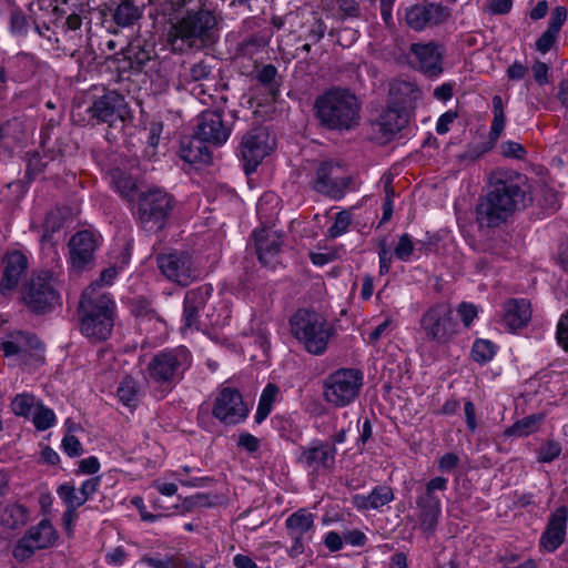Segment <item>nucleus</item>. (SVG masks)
I'll use <instances>...</instances> for the list:
<instances>
[{"label":"nucleus","mask_w":568,"mask_h":568,"mask_svg":"<svg viewBox=\"0 0 568 568\" xmlns=\"http://www.w3.org/2000/svg\"><path fill=\"white\" fill-rule=\"evenodd\" d=\"M353 184L345 166L333 160L321 162L312 180L313 189L332 200H341L348 190H355Z\"/></svg>","instance_id":"nucleus-12"},{"label":"nucleus","mask_w":568,"mask_h":568,"mask_svg":"<svg viewBox=\"0 0 568 568\" xmlns=\"http://www.w3.org/2000/svg\"><path fill=\"white\" fill-rule=\"evenodd\" d=\"M418 323L424 341L437 346H448L459 333L453 306L444 301L429 305Z\"/></svg>","instance_id":"nucleus-7"},{"label":"nucleus","mask_w":568,"mask_h":568,"mask_svg":"<svg viewBox=\"0 0 568 568\" xmlns=\"http://www.w3.org/2000/svg\"><path fill=\"white\" fill-rule=\"evenodd\" d=\"M352 223V214L347 210H343L335 215L334 223L328 229V236L336 239L342 236L348 231Z\"/></svg>","instance_id":"nucleus-49"},{"label":"nucleus","mask_w":568,"mask_h":568,"mask_svg":"<svg viewBox=\"0 0 568 568\" xmlns=\"http://www.w3.org/2000/svg\"><path fill=\"white\" fill-rule=\"evenodd\" d=\"M531 202L528 178L518 171L498 168L489 173L487 190L478 199L476 220L481 227H498Z\"/></svg>","instance_id":"nucleus-1"},{"label":"nucleus","mask_w":568,"mask_h":568,"mask_svg":"<svg viewBox=\"0 0 568 568\" xmlns=\"http://www.w3.org/2000/svg\"><path fill=\"white\" fill-rule=\"evenodd\" d=\"M9 77L16 82H27L38 71L39 61L34 54L28 52H19L8 59Z\"/></svg>","instance_id":"nucleus-34"},{"label":"nucleus","mask_w":568,"mask_h":568,"mask_svg":"<svg viewBox=\"0 0 568 568\" xmlns=\"http://www.w3.org/2000/svg\"><path fill=\"white\" fill-rule=\"evenodd\" d=\"M138 393L136 382L131 376H125L116 389L119 400L128 407H135L138 405Z\"/></svg>","instance_id":"nucleus-43"},{"label":"nucleus","mask_w":568,"mask_h":568,"mask_svg":"<svg viewBox=\"0 0 568 568\" xmlns=\"http://www.w3.org/2000/svg\"><path fill=\"white\" fill-rule=\"evenodd\" d=\"M42 348L43 345L38 336L27 331L10 332L0 342V351L4 357L24 355Z\"/></svg>","instance_id":"nucleus-31"},{"label":"nucleus","mask_w":568,"mask_h":568,"mask_svg":"<svg viewBox=\"0 0 568 568\" xmlns=\"http://www.w3.org/2000/svg\"><path fill=\"white\" fill-rule=\"evenodd\" d=\"M494 148L493 142H483L477 145L469 146L462 155V160L475 161L479 159L481 155L487 153Z\"/></svg>","instance_id":"nucleus-57"},{"label":"nucleus","mask_w":568,"mask_h":568,"mask_svg":"<svg viewBox=\"0 0 568 568\" xmlns=\"http://www.w3.org/2000/svg\"><path fill=\"white\" fill-rule=\"evenodd\" d=\"M3 270L0 278V294L11 296L18 288L22 277L26 276L29 262L20 251L7 253L2 260Z\"/></svg>","instance_id":"nucleus-25"},{"label":"nucleus","mask_w":568,"mask_h":568,"mask_svg":"<svg viewBox=\"0 0 568 568\" xmlns=\"http://www.w3.org/2000/svg\"><path fill=\"white\" fill-rule=\"evenodd\" d=\"M237 446L250 454H254L260 449L261 442L250 433H242L239 436Z\"/></svg>","instance_id":"nucleus-59"},{"label":"nucleus","mask_w":568,"mask_h":568,"mask_svg":"<svg viewBox=\"0 0 568 568\" xmlns=\"http://www.w3.org/2000/svg\"><path fill=\"white\" fill-rule=\"evenodd\" d=\"M272 150L270 134L265 128H254L246 132L239 145L237 155L246 174L256 170Z\"/></svg>","instance_id":"nucleus-16"},{"label":"nucleus","mask_w":568,"mask_h":568,"mask_svg":"<svg viewBox=\"0 0 568 568\" xmlns=\"http://www.w3.org/2000/svg\"><path fill=\"white\" fill-rule=\"evenodd\" d=\"M29 521V509L24 505L14 503L7 505L0 516V524L2 527L16 530Z\"/></svg>","instance_id":"nucleus-38"},{"label":"nucleus","mask_w":568,"mask_h":568,"mask_svg":"<svg viewBox=\"0 0 568 568\" xmlns=\"http://www.w3.org/2000/svg\"><path fill=\"white\" fill-rule=\"evenodd\" d=\"M272 36L271 30H263L244 39L239 47L241 54L251 58L257 54L268 44Z\"/></svg>","instance_id":"nucleus-40"},{"label":"nucleus","mask_w":568,"mask_h":568,"mask_svg":"<svg viewBox=\"0 0 568 568\" xmlns=\"http://www.w3.org/2000/svg\"><path fill=\"white\" fill-rule=\"evenodd\" d=\"M408 111L397 104H388L378 120L373 123V128L382 134L381 138L384 141H389L408 124Z\"/></svg>","instance_id":"nucleus-30"},{"label":"nucleus","mask_w":568,"mask_h":568,"mask_svg":"<svg viewBox=\"0 0 568 568\" xmlns=\"http://www.w3.org/2000/svg\"><path fill=\"white\" fill-rule=\"evenodd\" d=\"M80 332L92 342L106 341L113 331L116 304L111 294L91 284L81 295L78 308Z\"/></svg>","instance_id":"nucleus-3"},{"label":"nucleus","mask_w":568,"mask_h":568,"mask_svg":"<svg viewBox=\"0 0 568 568\" xmlns=\"http://www.w3.org/2000/svg\"><path fill=\"white\" fill-rule=\"evenodd\" d=\"M179 156L190 164H207L212 159L206 142L196 133L181 140Z\"/></svg>","instance_id":"nucleus-35"},{"label":"nucleus","mask_w":568,"mask_h":568,"mask_svg":"<svg viewBox=\"0 0 568 568\" xmlns=\"http://www.w3.org/2000/svg\"><path fill=\"white\" fill-rule=\"evenodd\" d=\"M168 36L174 50L203 49L212 45L219 39L216 14L202 7L186 10L171 24Z\"/></svg>","instance_id":"nucleus-4"},{"label":"nucleus","mask_w":568,"mask_h":568,"mask_svg":"<svg viewBox=\"0 0 568 568\" xmlns=\"http://www.w3.org/2000/svg\"><path fill=\"white\" fill-rule=\"evenodd\" d=\"M277 394L278 387L275 384L270 383L264 387L255 413V422L257 424H261L271 414Z\"/></svg>","instance_id":"nucleus-41"},{"label":"nucleus","mask_w":568,"mask_h":568,"mask_svg":"<svg viewBox=\"0 0 568 568\" xmlns=\"http://www.w3.org/2000/svg\"><path fill=\"white\" fill-rule=\"evenodd\" d=\"M99 236L91 231H79L68 243L69 263L73 272L82 273L94 266V253L99 247Z\"/></svg>","instance_id":"nucleus-18"},{"label":"nucleus","mask_w":568,"mask_h":568,"mask_svg":"<svg viewBox=\"0 0 568 568\" xmlns=\"http://www.w3.org/2000/svg\"><path fill=\"white\" fill-rule=\"evenodd\" d=\"M23 305L36 315H44L61 306L58 278L52 272L33 273L21 288Z\"/></svg>","instance_id":"nucleus-8"},{"label":"nucleus","mask_w":568,"mask_h":568,"mask_svg":"<svg viewBox=\"0 0 568 568\" xmlns=\"http://www.w3.org/2000/svg\"><path fill=\"white\" fill-rule=\"evenodd\" d=\"M155 261L161 274L176 285L189 286L202 276L201 268L187 252L172 251L161 253L156 255Z\"/></svg>","instance_id":"nucleus-13"},{"label":"nucleus","mask_w":568,"mask_h":568,"mask_svg":"<svg viewBox=\"0 0 568 568\" xmlns=\"http://www.w3.org/2000/svg\"><path fill=\"white\" fill-rule=\"evenodd\" d=\"M36 396L29 393L17 394L11 402V410L16 416L30 418L38 406Z\"/></svg>","instance_id":"nucleus-42"},{"label":"nucleus","mask_w":568,"mask_h":568,"mask_svg":"<svg viewBox=\"0 0 568 568\" xmlns=\"http://www.w3.org/2000/svg\"><path fill=\"white\" fill-rule=\"evenodd\" d=\"M61 446L63 452L70 457L80 456L83 452L82 444L74 435H65Z\"/></svg>","instance_id":"nucleus-58"},{"label":"nucleus","mask_w":568,"mask_h":568,"mask_svg":"<svg viewBox=\"0 0 568 568\" xmlns=\"http://www.w3.org/2000/svg\"><path fill=\"white\" fill-rule=\"evenodd\" d=\"M394 499L395 494L390 486L377 485L368 495H354L352 497V505L359 511L378 510Z\"/></svg>","instance_id":"nucleus-33"},{"label":"nucleus","mask_w":568,"mask_h":568,"mask_svg":"<svg viewBox=\"0 0 568 568\" xmlns=\"http://www.w3.org/2000/svg\"><path fill=\"white\" fill-rule=\"evenodd\" d=\"M212 414L225 425H236L247 417L248 408L237 389L225 387L216 395Z\"/></svg>","instance_id":"nucleus-19"},{"label":"nucleus","mask_w":568,"mask_h":568,"mask_svg":"<svg viewBox=\"0 0 568 568\" xmlns=\"http://www.w3.org/2000/svg\"><path fill=\"white\" fill-rule=\"evenodd\" d=\"M337 448L323 439H313L307 446L300 447L297 464L312 475L332 471L336 465Z\"/></svg>","instance_id":"nucleus-15"},{"label":"nucleus","mask_w":568,"mask_h":568,"mask_svg":"<svg viewBox=\"0 0 568 568\" xmlns=\"http://www.w3.org/2000/svg\"><path fill=\"white\" fill-rule=\"evenodd\" d=\"M112 183L121 196L125 199H130L136 189L134 179L121 170L112 172Z\"/></svg>","instance_id":"nucleus-48"},{"label":"nucleus","mask_w":568,"mask_h":568,"mask_svg":"<svg viewBox=\"0 0 568 568\" xmlns=\"http://www.w3.org/2000/svg\"><path fill=\"white\" fill-rule=\"evenodd\" d=\"M276 77L277 69L273 64L263 65L256 73L257 81L267 88L274 99L280 92V84L276 81Z\"/></svg>","instance_id":"nucleus-46"},{"label":"nucleus","mask_w":568,"mask_h":568,"mask_svg":"<svg viewBox=\"0 0 568 568\" xmlns=\"http://www.w3.org/2000/svg\"><path fill=\"white\" fill-rule=\"evenodd\" d=\"M78 508H72L70 505H65V510L62 515V523L64 530L69 537L73 535L75 523L79 518Z\"/></svg>","instance_id":"nucleus-61"},{"label":"nucleus","mask_w":568,"mask_h":568,"mask_svg":"<svg viewBox=\"0 0 568 568\" xmlns=\"http://www.w3.org/2000/svg\"><path fill=\"white\" fill-rule=\"evenodd\" d=\"M448 479L442 476L432 478L416 497V518L420 531L427 536L433 535L442 517V499L438 491L447 489Z\"/></svg>","instance_id":"nucleus-11"},{"label":"nucleus","mask_w":568,"mask_h":568,"mask_svg":"<svg viewBox=\"0 0 568 568\" xmlns=\"http://www.w3.org/2000/svg\"><path fill=\"white\" fill-rule=\"evenodd\" d=\"M211 69L203 61L194 63L181 74L185 82H197L209 79Z\"/></svg>","instance_id":"nucleus-50"},{"label":"nucleus","mask_w":568,"mask_h":568,"mask_svg":"<svg viewBox=\"0 0 568 568\" xmlns=\"http://www.w3.org/2000/svg\"><path fill=\"white\" fill-rule=\"evenodd\" d=\"M557 37L558 32L547 29L536 41V49L541 53L548 52L555 44Z\"/></svg>","instance_id":"nucleus-60"},{"label":"nucleus","mask_w":568,"mask_h":568,"mask_svg":"<svg viewBox=\"0 0 568 568\" xmlns=\"http://www.w3.org/2000/svg\"><path fill=\"white\" fill-rule=\"evenodd\" d=\"M232 123L224 120L220 110H205L199 115L195 133L206 143L216 146L223 145L230 138Z\"/></svg>","instance_id":"nucleus-22"},{"label":"nucleus","mask_w":568,"mask_h":568,"mask_svg":"<svg viewBox=\"0 0 568 568\" xmlns=\"http://www.w3.org/2000/svg\"><path fill=\"white\" fill-rule=\"evenodd\" d=\"M364 384V374L358 368H339L323 382V397L335 407H346L355 402Z\"/></svg>","instance_id":"nucleus-10"},{"label":"nucleus","mask_w":568,"mask_h":568,"mask_svg":"<svg viewBox=\"0 0 568 568\" xmlns=\"http://www.w3.org/2000/svg\"><path fill=\"white\" fill-rule=\"evenodd\" d=\"M100 486V477H93L82 483L79 490L70 483L61 484L57 488V494L64 505L72 508H79L84 505L98 490Z\"/></svg>","instance_id":"nucleus-32"},{"label":"nucleus","mask_w":568,"mask_h":568,"mask_svg":"<svg viewBox=\"0 0 568 568\" xmlns=\"http://www.w3.org/2000/svg\"><path fill=\"white\" fill-rule=\"evenodd\" d=\"M496 345L488 339H476L471 347V357L476 363L486 364L496 354Z\"/></svg>","instance_id":"nucleus-47"},{"label":"nucleus","mask_w":568,"mask_h":568,"mask_svg":"<svg viewBox=\"0 0 568 568\" xmlns=\"http://www.w3.org/2000/svg\"><path fill=\"white\" fill-rule=\"evenodd\" d=\"M142 561L152 568H179L182 566V559L174 556L165 558L144 556Z\"/></svg>","instance_id":"nucleus-54"},{"label":"nucleus","mask_w":568,"mask_h":568,"mask_svg":"<svg viewBox=\"0 0 568 568\" xmlns=\"http://www.w3.org/2000/svg\"><path fill=\"white\" fill-rule=\"evenodd\" d=\"M253 239L260 262L264 266L274 268L278 263L283 236L275 230L261 229L254 231Z\"/></svg>","instance_id":"nucleus-28"},{"label":"nucleus","mask_w":568,"mask_h":568,"mask_svg":"<svg viewBox=\"0 0 568 568\" xmlns=\"http://www.w3.org/2000/svg\"><path fill=\"white\" fill-rule=\"evenodd\" d=\"M151 60V50L142 47L140 41H134L114 57L113 63L119 79L122 80L143 72Z\"/></svg>","instance_id":"nucleus-24"},{"label":"nucleus","mask_w":568,"mask_h":568,"mask_svg":"<svg viewBox=\"0 0 568 568\" xmlns=\"http://www.w3.org/2000/svg\"><path fill=\"white\" fill-rule=\"evenodd\" d=\"M125 108L124 97L114 90H108L93 101L89 113L98 122L113 126L118 121L123 122Z\"/></svg>","instance_id":"nucleus-23"},{"label":"nucleus","mask_w":568,"mask_h":568,"mask_svg":"<svg viewBox=\"0 0 568 568\" xmlns=\"http://www.w3.org/2000/svg\"><path fill=\"white\" fill-rule=\"evenodd\" d=\"M291 335L303 349L314 356H322L336 335L334 325L320 312L310 307L297 308L288 318Z\"/></svg>","instance_id":"nucleus-5"},{"label":"nucleus","mask_w":568,"mask_h":568,"mask_svg":"<svg viewBox=\"0 0 568 568\" xmlns=\"http://www.w3.org/2000/svg\"><path fill=\"white\" fill-rule=\"evenodd\" d=\"M560 444L554 440H548L539 448L537 459L539 463H551L560 455Z\"/></svg>","instance_id":"nucleus-53"},{"label":"nucleus","mask_w":568,"mask_h":568,"mask_svg":"<svg viewBox=\"0 0 568 568\" xmlns=\"http://www.w3.org/2000/svg\"><path fill=\"white\" fill-rule=\"evenodd\" d=\"M452 16L448 7L424 0L405 9V22L414 31L420 32L445 23Z\"/></svg>","instance_id":"nucleus-17"},{"label":"nucleus","mask_w":568,"mask_h":568,"mask_svg":"<svg viewBox=\"0 0 568 568\" xmlns=\"http://www.w3.org/2000/svg\"><path fill=\"white\" fill-rule=\"evenodd\" d=\"M362 102L349 89L332 87L316 97L314 115L328 131L348 132L361 123Z\"/></svg>","instance_id":"nucleus-2"},{"label":"nucleus","mask_w":568,"mask_h":568,"mask_svg":"<svg viewBox=\"0 0 568 568\" xmlns=\"http://www.w3.org/2000/svg\"><path fill=\"white\" fill-rule=\"evenodd\" d=\"M500 153L508 159L523 160L527 152L520 143L506 141L500 144Z\"/></svg>","instance_id":"nucleus-55"},{"label":"nucleus","mask_w":568,"mask_h":568,"mask_svg":"<svg viewBox=\"0 0 568 568\" xmlns=\"http://www.w3.org/2000/svg\"><path fill=\"white\" fill-rule=\"evenodd\" d=\"M389 94L392 102L389 104H397L399 108L408 111L413 109L418 99H420L422 92L417 85L406 80H395L390 84Z\"/></svg>","instance_id":"nucleus-37"},{"label":"nucleus","mask_w":568,"mask_h":568,"mask_svg":"<svg viewBox=\"0 0 568 568\" xmlns=\"http://www.w3.org/2000/svg\"><path fill=\"white\" fill-rule=\"evenodd\" d=\"M542 419L541 415H529L517 420L511 427L506 430L509 436L524 437L535 433L539 428Z\"/></svg>","instance_id":"nucleus-44"},{"label":"nucleus","mask_w":568,"mask_h":568,"mask_svg":"<svg viewBox=\"0 0 568 568\" xmlns=\"http://www.w3.org/2000/svg\"><path fill=\"white\" fill-rule=\"evenodd\" d=\"M315 515L306 508H300L291 514L285 520L287 535L292 539V546L288 549V556L295 558L305 550V539H311L314 531Z\"/></svg>","instance_id":"nucleus-21"},{"label":"nucleus","mask_w":568,"mask_h":568,"mask_svg":"<svg viewBox=\"0 0 568 568\" xmlns=\"http://www.w3.org/2000/svg\"><path fill=\"white\" fill-rule=\"evenodd\" d=\"M193 356L185 346L158 352L148 363L149 378L158 385L174 387L191 368Z\"/></svg>","instance_id":"nucleus-6"},{"label":"nucleus","mask_w":568,"mask_h":568,"mask_svg":"<svg viewBox=\"0 0 568 568\" xmlns=\"http://www.w3.org/2000/svg\"><path fill=\"white\" fill-rule=\"evenodd\" d=\"M504 322L511 328L524 327L531 317L530 303L526 298H510L504 304Z\"/></svg>","instance_id":"nucleus-36"},{"label":"nucleus","mask_w":568,"mask_h":568,"mask_svg":"<svg viewBox=\"0 0 568 568\" xmlns=\"http://www.w3.org/2000/svg\"><path fill=\"white\" fill-rule=\"evenodd\" d=\"M58 538L59 534L51 520L43 518L17 540L12 548V556L18 562H24L31 559L38 550L53 547Z\"/></svg>","instance_id":"nucleus-14"},{"label":"nucleus","mask_w":568,"mask_h":568,"mask_svg":"<svg viewBox=\"0 0 568 568\" xmlns=\"http://www.w3.org/2000/svg\"><path fill=\"white\" fill-rule=\"evenodd\" d=\"M144 6L138 4L134 0L110 1L103 6L101 13L104 22H111L109 30L113 33L118 29L131 28L143 17Z\"/></svg>","instance_id":"nucleus-20"},{"label":"nucleus","mask_w":568,"mask_h":568,"mask_svg":"<svg viewBox=\"0 0 568 568\" xmlns=\"http://www.w3.org/2000/svg\"><path fill=\"white\" fill-rule=\"evenodd\" d=\"M457 314L465 327H469L477 317V307L473 303L462 302L457 307Z\"/></svg>","instance_id":"nucleus-56"},{"label":"nucleus","mask_w":568,"mask_h":568,"mask_svg":"<svg viewBox=\"0 0 568 568\" xmlns=\"http://www.w3.org/2000/svg\"><path fill=\"white\" fill-rule=\"evenodd\" d=\"M505 123H506L505 114H494L491 125H490V131H489V139H488V142H493L494 146L504 131Z\"/></svg>","instance_id":"nucleus-62"},{"label":"nucleus","mask_w":568,"mask_h":568,"mask_svg":"<svg viewBox=\"0 0 568 568\" xmlns=\"http://www.w3.org/2000/svg\"><path fill=\"white\" fill-rule=\"evenodd\" d=\"M336 6L341 18L357 19L361 17V6L357 0H336Z\"/></svg>","instance_id":"nucleus-51"},{"label":"nucleus","mask_w":568,"mask_h":568,"mask_svg":"<svg viewBox=\"0 0 568 568\" xmlns=\"http://www.w3.org/2000/svg\"><path fill=\"white\" fill-rule=\"evenodd\" d=\"M567 18V10L565 7H556L554 11L550 14V19L548 22L547 29H550L552 31H556L559 33L564 22Z\"/></svg>","instance_id":"nucleus-63"},{"label":"nucleus","mask_w":568,"mask_h":568,"mask_svg":"<svg viewBox=\"0 0 568 568\" xmlns=\"http://www.w3.org/2000/svg\"><path fill=\"white\" fill-rule=\"evenodd\" d=\"M410 53L417 62V69L428 78H437L443 73V47L434 41L412 43Z\"/></svg>","instance_id":"nucleus-26"},{"label":"nucleus","mask_w":568,"mask_h":568,"mask_svg":"<svg viewBox=\"0 0 568 568\" xmlns=\"http://www.w3.org/2000/svg\"><path fill=\"white\" fill-rule=\"evenodd\" d=\"M557 341L568 352V311L561 315L557 325Z\"/></svg>","instance_id":"nucleus-64"},{"label":"nucleus","mask_w":568,"mask_h":568,"mask_svg":"<svg viewBox=\"0 0 568 568\" xmlns=\"http://www.w3.org/2000/svg\"><path fill=\"white\" fill-rule=\"evenodd\" d=\"M174 197L162 189H150L139 194L138 222L150 233L162 231L173 211Z\"/></svg>","instance_id":"nucleus-9"},{"label":"nucleus","mask_w":568,"mask_h":568,"mask_svg":"<svg viewBox=\"0 0 568 568\" xmlns=\"http://www.w3.org/2000/svg\"><path fill=\"white\" fill-rule=\"evenodd\" d=\"M212 294L211 285H201L185 293L183 301V322L189 328L200 327L201 312Z\"/></svg>","instance_id":"nucleus-29"},{"label":"nucleus","mask_w":568,"mask_h":568,"mask_svg":"<svg viewBox=\"0 0 568 568\" xmlns=\"http://www.w3.org/2000/svg\"><path fill=\"white\" fill-rule=\"evenodd\" d=\"M414 252V243L412 236L407 233L400 235L397 245L395 246V256L404 262L410 260Z\"/></svg>","instance_id":"nucleus-52"},{"label":"nucleus","mask_w":568,"mask_h":568,"mask_svg":"<svg viewBox=\"0 0 568 568\" xmlns=\"http://www.w3.org/2000/svg\"><path fill=\"white\" fill-rule=\"evenodd\" d=\"M568 521V506L558 507L549 516L545 530L542 531L539 546L547 552L556 551L565 541Z\"/></svg>","instance_id":"nucleus-27"},{"label":"nucleus","mask_w":568,"mask_h":568,"mask_svg":"<svg viewBox=\"0 0 568 568\" xmlns=\"http://www.w3.org/2000/svg\"><path fill=\"white\" fill-rule=\"evenodd\" d=\"M31 417L33 426L40 432L53 427L57 423L54 412L51 408L44 406L41 402H39Z\"/></svg>","instance_id":"nucleus-45"},{"label":"nucleus","mask_w":568,"mask_h":568,"mask_svg":"<svg viewBox=\"0 0 568 568\" xmlns=\"http://www.w3.org/2000/svg\"><path fill=\"white\" fill-rule=\"evenodd\" d=\"M58 154L54 151H43L40 153L39 151L30 154L27 163L26 178L28 182L31 183L39 175L45 172L47 168L50 163L54 162Z\"/></svg>","instance_id":"nucleus-39"}]
</instances>
